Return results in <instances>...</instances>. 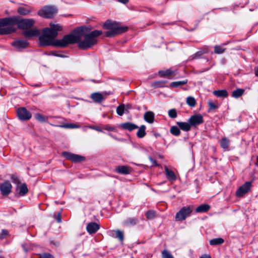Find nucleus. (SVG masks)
<instances>
[{
	"instance_id": "obj_20",
	"label": "nucleus",
	"mask_w": 258,
	"mask_h": 258,
	"mask_svg": "<svg viewBox=\"0 0 258 258\" xmlns=\"http://www.w3.org/2000/svg\"><path fill=\"white\" fill-rule=\"evenodd\" d=\"M115 171L119 174H128L130 173V168L126 166H118L115 168Z\"/></svg>"
},
{
	"instance_id": "obj_1",
	"label": "nucleus",
	"mask_w": 258,
	"mask_h": 258,
	"mask_svg": "<svg viewBox=\"0 0 258 258\" xmlns=\"http://www.w3.org/2000/svg\"><path fill=\"white\" fill-rule=\"evenodd\" d=\"M62 27L58 24L50 23V28H45L42 31V34L39 37L40 45L45 46L52 45L62 48L70 44L78 43V46L82 49H87L97 43V37L102 34L101 30H94L86 34L90 29L87 27L78 28L75 31V34L65 35L61 39L54 40L57 36L58 31Z\"/></svg>"
},
{
	"instance_id": "obj_36",
	"label": "nucleus",
	"mask_w": 258,
	"mask_h": 258,
	"mask_svg": "<svg viewBox=\"0 0 258 258\" xmlns=\"http://www.w3.org/2000/svg\"><path fill=\"white\" fill-rule=\"evenodd\" d=\"M124 110H125V105L123 104L118 106L116 108L117 113L120 116H121L123 115Z\"/></svg>"
},
{
	"instance_id": "obj_11",
	"label": "nucleus",
	"mask_w": 258,
	"mask_h": 258,
	"mask_svg": "<svg viewBox=\"0 0 258 258\" xmlns=\"http://www.w3.org/2000/svg\"><path fill=\"white\" fill-rule=\"evenodd\" d=\"M12 186L9 181H6L0 184V190L3 196H7L11 192Z\"/></svg>"
},
{
	"instance_id": "obj_48",
	"label": "nucleus",
	"mask_w": 258,
	"mask_h": 258,
	"mask_svg": "<svg viewBox=\"0 0 258 258\" xmlns=\"http://www.w3.org/2000/svg\"><path fill=\"white\" fill-rule=\"evenodd\" d=\"M149 159L153 166H158V164H157L156 161L154 160L153 158L150 157Z\"/></svg>"
},
{
	"instance_id": "obj_56",
	"label": "nucleus",
	"mask_w": 258,
	"mask_h": 258,
	"mask_svg": "<svg viewBox=\"0 0 258 258\" xmlns=\"http://www.w3.org/2000/svg\"><path fill=\"white\" fill-rule=\"evenodd\" d=\"M0 258H4V257H2V256H0Z\"/></svg>"
},
{
	"instance_id": "obj_31",
	"label": "nucleus",
	"mask_w": 258,
	"mask_h": 258,
	"mask_svg": "<svg viewBox=\"0 0 258 258\" xmlns=\"http://www.w3.org/2000/svg\"><path fill=\"white\" fill-rule=\"evenodd\" d=\"M187 82V80L173 82L170 84V87H178L180 86H181V85L186 84Z\"/></svg>"
},
{
	"instance_id": "obj_32",
	"label": "nucleus",
	"mask_w": 258,
	"mask_h": 258,
	"mask_svg": "<svg viewBox=\"0 0 258 258\" xmlns=\"http://www.w3.org/2000/svg\"><path fill=\"white\" fill-rule=\"evenodd\" d=\"M186 103L190 107H194L196 104V101L193 97L189 96L186 98Z\"/></svg>"
},
{
	"instance_id": "obj_9",
	"label": "nucleus",
	"mask_w": 258,
	"mask_h": 258,
	"mask_svg": "<svg viewBox=\"0 0 258 258\" xmlns=\"http://www.w3.org/2000/svg\"><path fill=\"white\" fill-rule=\"evenodd\" d=\"M203 118L201 114L192 115L188 119V122L191 126H196L203 122Z\"/></svg>"
},
{
	"instance_id": "obj_2",
	"label": "nucleus",
	"mask_w": 258,
	"mask_h": 258,
	"mask_svg": "<svg viewBox=\"0 0 258 258\" xmlns=\"http://www.w3.org/2000/svg\"><path fill=\"white\" fill-rule=\"evenodd\" d=\"M104 27L108 29L105 33V36L109 37L125 32L128 30V28L126 26H121L118 23L111 22L109 21H107L104 23Z\"/></svg>"
},
{
	"instance_id": "obj_26",
	"label": "nucleus",
	"mask_w": 258,
	"mask_h": 258,
	"mask_svg": "<svg viewBox=\"0 0 258 258\" xmlns=\"http://www.w3.org/2000/svg\"><path fill=\"white\" fill-rule=\"evenodd\" d=\"M213 94L219 97H226L228 96V93L225 90H216L213 92Z\"/></svg>"
},
{
	"instance_id": "obj_33",
	"label": "nucleus",
	"mask_w": 258,
	"mask_h": 258,
	"mask_svg": "<svg viewBox=\"0 0 258 258\" xmlns=\"http://www.w3.org/2000/svg\"><path fill=\"white\" fill-rule=\"evenodd\" d=\"M207 52V51L206 49L200 50L197 52L193 56H191V59L199 58L202 55Z\"/></svg>"
},
{
	"instance_id": "obj_4",
	"label": "nucleus",
	"mask_w": 258,
	"mask_h": 258,
	"mask_svg": "<svg viewBox=\"0 0 258 258\" xmlns=\"http://www.w3.org/2000/svg\"><path fill=\"white\" fill-rule=\"evenodd\" d=\"M16 20L15 18L0 19V34H7L13 32L14 29L12 27H3L6 26L8 24L14 23Z\"/></svg>"
},
{
	"instance_id": "obj_35",
	"label": "nucleus",
	"mask_w": 258,
	"mask_h": 258,
	"mask_svg": "<svg viewBox=\"0 0 258 258\" xmlns=\"http://www.w3.org/2000/svg\"><path fill=\"white\" fill-rule=\"evenodd\" d=\"M225 48L221 46L215 45L214 46V52L217 54H221L224 52Z\"/></svg>"
},
{
	"instance_id": "obj_30",
	"label": "nucleus",
	"mask_w": 258,
	"mask_h": 258,
	"mask_svg": "<svg viewBox=\"0 0 258 258\" xmlns=\"http://www.w3.org/2000/svg\"><path fill=\"white\" fill-rule=\"evenodd\" d=\"M20 191L19 195L21 196H24L28 192V189L25 183L22 184L19 187Z\"/></svg>"
},
{
	"instance_id": "obj_16",
	"label": "nucleus",
	"mask_w": 258,
	"mask_h": 258,
	"mask_svg": "<svg viewBox=\"0 0 258 258\" xmlns=\"http://www.w3.org/2000/svg\"><path fill=\"white\" fill-rule=\"evenodd\" d=\"M164 169L166 176L169 180L175 181L176 180V176L173 171L169 169L167 166H165Z\"/></svg>"
},
{
	"instance_id": "obj_53",
	"label": "nucleus",
	"mask_w": 258,
	"mask_h": 258,
	"mask_svg": "<svg viewBox=\"0 0 258 258\" xmlns=\"http://www.w3.org/2000/svg\"><path fill=\"white\" fill-rule=\"evenodd\" d=\"M56 220H57V221L58 222H61V217H60V215L59 213V215H58Z\"/></svg>"
},
{
	"instance_id": "obj_13",
	"label": "nucleus",
	"mask_w": 258,
	"mask_h": 258,
	"mask_svg": "<svg viewBox=\"0 0 258 258\" xmlns=\"http://www.w3.org/2000/svg\"><path fill=\"white\" fill-rule=\"evenodd\" d=\"M12 45L17 49L20 50L26 48L28 46V42L26 40H17L14 41Z\"/></svg>"
},
{
	"instance_id": "obj_23",
	"label": "nucleus",
	"mask_w": 258,
	"mask_h": 258,
	"mask_svg": "<svg viewBox=\"0 0 258 258\" xmlns=\"http://www.w3.org/2000/svg\"><path fill=\"white\" fill-rule=\"evenodd\" d=\"M210 208V206L209 205H201L196 208V212L197 213H204L207 212Z\"/></svg>"
},
{
	"instance_id": "obj_7",
	"label": "nucleus",
	"mask_w": 258,
	"mask_h": 258,
	"mask_svg": "<svg viewBox=\"0 0 258 258\" xmlns=\"http://www.w3.org/2000/svg\"><path fill=\"white\" fill-rule=\"evenodd\" d=\"M62 155L66 159L75 163L83 161L85 160V157L84 156L66 151L63 152L62 153Z\"/></svg>"
},
{
	"instance_id": "obj_10",
	"label": "nucleus",
	"mask_w": 258,
	"mask_h": 258,
	"mask_svg": "<svg viewBox=\"0 0 258 258\" xmlns=\"http://www.w3.org/2000/svg\"><path fill=\"white\" fill-rule=\"evenodd\" d=\"M251 185V183L250 181L246 182L240 186L236 191V196L238 197H241L244 194L247 193L250 190Z\"/></svg>"
},
{
	"instance_id": "obj_24",
	"label": "nucleus",
	"mask_w": 258,
	"mask_h": 258,
	"mask_svg": "<svg viewBox=\"0 0 258 258\" xmlns=\"http://www.w3.org/2000/svg\"><path fill=\"white\" fill-rule=\"evenodd\" d=\"M159 74L161 77H170L173 76L175 75L173 71L170 69L166 70L165 71H159Z\"/></svg>"
},
{
	"instance_id": "obj_40",
	"label": "nucleus",
	"mask_w": 258,
	"mask_h": 258,
	"mask_svg": "<svg viewBox=\"0 0 258 258\" xmlns=\"http://www.w3.org/2000/svg\"><path fill=\"white\" fill-rule=\"evenodd\" d=\"M162 258H174L171 254L166 250H164L162 253Z\"/></svg>"
},
{
	"instance_id": "obj_46",
	"label": "nucleus",
	"mask_w": 258,
	"mask_h": 258,
	"mask_svg": "<svg viewBox=\"0 0 258 258\" xmlns=\"http://www.w3.org/2000/svg\"><path fill=\"white\" fill-rule=\"evenodd\" d=\"M208 105L210 110L215 109L218 107V106L212 102H209Z\"/></svg>"
},
{
	"instance_id": "obj_49",
	"label": "nucleus",
	"mask_w": 258,
	"mask_h": 258,
	"mask_svg": "<svg viewBox=\"0 0 258 258\" xmlns=\"http://www.w3.org/2000/svg\"><path fill=\"white\" fill-rule=\"evenodd\" d=\"M104 128L107 131H114L115 130L114 127L109 125H105Z\"/></svg>"
},
{
	"instance_id": "obj_44",
	"label": "nucleus",
	"mask_w": 258,
	"mask_h": 258,
	"mask_svg": "<svg viewBox=\"0 0 258 258\" xmlns=\"http://www.w3.org/2000/svg\"><path fill=\"white\" fill-rule=\"evenodd\" d=\"M116 234L118 238L121 241L123 240V233L119 230L116 231Z\"/></svg>"
},
{
	"instance_id": "obj_37",
	"label": "nucleus",
	"mask_w": 258,
	"mask_h": 258,
	"mask_svg": "<svg viewBox=\"0 0 258 258\" xmlns=\"http://www.w3.org/2000/svg\"><path fill=\"white\" fill-rule=\"evenodd\" d=\"M170 133L176 136L179 135L180 131L179 129L176 126H173L170 128Z\"/></svg>"
},
{
	"instance_id": "obj_42",
	"label": "nucleus",
	"mask_w": 258,
	"mask_h": 258,
	"mask_svg": "<svg viewBox=\"0 0 258 258\" xmlns=\"http://www.w3.org/2000/svg\"><path fill=\"white\" fill-rule=\"evenodd\" d=\"M39 258H54V256L48 253H43L39 254Z\"/></svg>"
},
{
	"instance_id": "obj_5",
	"label": "nucleus",
	"mask_w": 258,
	"mask_h": 258,
	"mask_svg": "<svg viewBox=\"0 0 258 258\" xmlns=\"http://www.w3.org/2000/svg\"><path fill=\"white\" fill-rule=\"evenodd\" d=\"M57 13V10L54 7L45 6L38 12V15L43 18L49 19L53 17Z\"/></svg>"
},
{
	"instance_id": "obj_41",
	"label": "nucleus",
	"mask_w": 258,
	"mask_h": 258,
	"mask_svg": "<svg viewBox=\"0 0 258 258\" xmlns=\"http://www.w3.org/2000/svg\"><path fill=\"white\" fill-rule=\"evenodd\" d=\"M35 118L40 121V122H45V119L44 118V117L43 116H42L41 114L40 113H37L35 114Z\"/></svg>"
},
{
	"instance_id": "obj_21",
	"label": "nucleus",
	"mask_w": 258,
	"mask_h": 258,
	"mask_svg": "<svg viewBox=\"0 0 258 258\" xmlns=\"http://www.w3.org/2000/svg\"><path fill=\"white\" fill-rule=\"evenodd\" d=\"M144 118L148 123H152L154 120V113L152 111H147L145 113Z\"/></svg>"
},
{
	"instance_id": "obj_47",
	"label": "nucleus",
	"mask_w": 258,
	"mask_h": 258,
	"mask_svg": "<svg viewBox=\"0 0 258 258\" xmlns=\"http://www.w3.org/2000/svg\"><path fill=\"white\" fill-rule=\"evenodd\" d=\"M88 127L100 132H102V129L97 126H89Z\"/></svg>"
},
{
	"instance_id": "obj_22",
	"label": "nucleus",
	"mask_w": 258,
	"mask_h": 258,
	"mask_svg": "<svg viewBox=\"0 0 258 258\" xmlns=\"http://www.w3.org/2000/svg\"><path fill=\"white\" fill-rule=\"evenodd\" d=\"M177 124L179 128L184 131L187 132L190 130L191 125L189 122H177Z\"/></svg>"
},
{
	"instance_id": "obj_3",
	"label": "nucleus",
	"mask_w": 258,
	"mask_h": 258,
	"mask_svg": "<svg viewBox=\"0 0 258 258\" xmlns=\"http://www.w3.org/2000/svg\"><path fill=\"white\" fill-rule=\"evenodd\" d=\"M8 18H15L16 20L14 23L8 24L6 26L8 27H12L14 29H15L12 26V25L17 24L18 27L21 29H28L29 27L32 26L34 23V20L32 19H24L19 20L18 17H8ZM14 31L13 32H14Z\"/></svg>"
},
{
	"instance_id": "obj_57",
	"label": "nucleus",
	"mask_w": 258,
	"mask_h": 258,
	"mask_svg": "<svg viewBox=\"0 0 258 258\" xmlns=\"http://www.w3.org/2000/svg\"><path fill=\"white\" fill-rule=\"evenodd\" d=\"M257 161H258V156H257Z\"/></svg>"
},
{
	"instance_id": "obj_27",
	"label": "nucleus",
	"mask_w": 258,
	"mask_h": 258,
	"mask_svg": "<svg viewBox=\"0 0 258 258\" xmlns=\"http://www.w3.org/2000/svg\"><path fill=\"white\" fill-rule=\"evenodd\" d=\"M230 144V141L228 139L226 138H222L220 145L221 147L224 149L225 150H227L228 149V147Z\"/></svg>"
},
{
	"instance_id": "obj_18",
	"label": "nucleus",
	"mask_w": 258,
	"mask_h": 258,
	"mask_svg": "<svg viewBox=\"0 0 258 258\" xmlns=\"http://www.w3.org/2000/svg\"><path fill=\"white\" fill-rule=\"evenodd\" d=\"M121 127L122 128L128 130L129 131H132L139 128L138 126L136 124L129 122L122 123L121 124Z\"/></svg>"
},
{
	"instance_id": "obj_25",
	"label": "nucleus",
	"mask_w": 258,
	"mask_h": 258,
	"mask_svg": "<svg viewBox=\"0 0 258 258\" xmlns=\"http://www.w3.org/2000/svg\"><path fill=\"white\" fill-rule=\"evenodd\" d=\"M146 126L144 125H141L137 133V136L139 138H142L146 135Z\"/></svg>"
},
{
	"instance_id": "obj_14",
	"label": "nucleus",
	"mask_w": 258,
	"mask_h": 258,
	"mask_svg": "<svg viewBox=\"0 0 258 258\" xmlns=\"http://www.w3.org/2000/svg\"><path fill=\"white\" fill-rule=\"evenodd\" d=\"M33 9L29 6L19 7L17 9L19 14L22 15H27L32 12Z\"/></svg>"
},
{
	"instance_id": "obj_51",
	"label": "nucleus",
	"mask_w": 258,
	"mask_h": 258,
	"mask_svg": "<svg viewBox=\"0 0 258 258\" xmlns=\"http://www.w3.org/2000/svg\"><path fill=\"white\" fill-rule=\"evenodd\" d=\"M200 258H211V257L208 254H203Z\"/></svg>"
},
{
	"instance_id": "obj_19",
	"label": "nucleus",
	"mask_w": 258,
	"mask_h": 258,
	"mask_svg": "<svg viewBox=\"0 0 258 258\" xmlns=\"http://www.w3.org/2000/svg\"><path fill=\"white\" fill-rule=\"evenodd\" d=\"M91 98L95 102L100 103L104 100L103 95L98 92L93 93L91 95Z\"/></svg>"
},
{
	"instance_id": "obj_29",
	"label": "nucleus",
	"mask_w": 258,
	"mask_h": 258,
	"mask_svg": "<svg viewBox=\"0 0 258 258\" xmlns=\"http://www.w3.org/2000/svg\"><path fill=\"white\" fill-rule=\"evenodd\" d=\"M224 240L222 238H217L211 239L210 241V244L212 245H219L223 243Z\"/></svg>"
},
{
	"instance_id": "obj_6",
	"label": "nucleus",
	"mask_w": 258,
	"mask_h": 258,
	"mask_svg": "<svg viewBox=\"0 0 258 258\" xmlns=\"http://www.w3.org/2000/svg\"><path fill=\"white\" fill-rule=\"evenodd\" d=\"M192 211V208L190 206L182 207L175 215L176 221H183L187 217L190 216Z\"/></svg>"
},
{
	"instance_id": "obj_34",
	"label": "nucleus",
	"mask_w": 258,
	"mask_h": 258,
	"mask_svg": "<svg viewBox=\"0 0 258 258\" xmlns=\"http://www.w3.org/2000/svg\"><path fill=\"white\" fill-rule=\"evenodd\" d=\"M57 126H59L62 128H75L79 127V125H77L74 123H68L63 125H56Z\"/></svg>"
},
{
	"instance_id": "obj_54",
	"label": "nucleus",
	"mask_w": 258,
	"mask_h": 258,
	"mask_svg": "<svg viewBox=\"0 0 258 258\" xmlns=\"http://www.w3.org/2000/svg\"><path fill=\"white\" fill-rule=\"evenodd\" d=\"M131 108V106L130 105H127L125 106V110H128Z\"/></svg>"
},
{
	"instance_id": "obj_28",
	"label": "nucleus",
	"mask_w": 258,
	"mask_h": 258,
	"mask_svg": "<svg viewBox=\"0 0 258 258\" xmlns=\"http://www.w3.org/2000/svg\"><path fill=\"white\" fill-rule=\"evenodd\" d=\"M244 92L243 89H237L232 92V96L234 98H237L242 95Z\"/></svg>"
},
{
	"instance_id": "obj_38",
	"label": "nucleus",
	"mask_w": 258,
	"mask_h": 258,
	"mask_svg": "<svg viewBox=\"0 0 258 258\" xmlns=\"http://www.w3.org/2000/svg\"><path fill=\"white\" fill-rule=\"evenodd\" d=\"M145 215H146V217L149 219H152L156 216L155 212L154 211H151V210L148 211L146 213Z\"/></svg>"
},
{
	"instance_id": "obj_39",
	"label": "nucleus",
	"mask_w": 258,
	"mask_h": 258,
	"mask_svg": "<svg viewBox=\"0 0 258 258\" xmlns=\"http://www.w3.org/2000/svg\"><path fill=\"white\" fill-rule=\"evenodd\" d=\"M168 115L172 118H175L177 117V112L175 109H172L168 111Z\"/></svg>"
},
{
	"instance_id": "obj_12",
	"label": "nucleus",
	"mask_w": 258,
	"mask_h": 258,
	"mask_svg": "<svg viewBox=\"0 0 258 258\" xmlns=\"http://www.w3.org/2000/svg\"><path fill=\"white\" fill-rule=\"evenodd\" d=\"M99 225L95 222L89 223L86 227V229L88 232L92 234L96 233L99 229Z\"/></svg>"
},
{
	"instance_id": "obj_17",
	"label": "nucleus",
	"mask_w": 258,
	"mask_h": 258,
	"mask_svg": "<svg viewBox=\"0 0 258 258\" xmlns=\"http://www.w3.org/2000/svg\"><path fill=\"white\" fill-rule=\"evenodd\" d=\"M23 34L26 37H34L39 35V31L38 29L34 28L25 31Z\"/></svg>"
},
{
	"instance_id": "obj_55",
	"label": "nucleus",
	"mask_w": 258,
	"mask_h": 258,
	"mask_svg": "<svg viewBox=\"0 0 258 258\" xmlns=\"http://www.w3.org/2000/svg\"><path fill=\"white\" fill-rule=\"evenodd\" d=\"M255 75L256 77H258V67L255 69Z\"/></svg>"
},
{
	"instance_id": "obj_43",
	"label": "nucleus",
	"mask_w": 258,
	"mask_h": 258,
	"mask_svg": "<svg viewBox=\"0 0 258 258\" xmlns=\"http://www.w3.org/2000/svg\"><path fill=\"white\" fill-rule=\"evenodd\" d=\"M11 179L12 180V181L13 183H14L17 185H18L20 183V180L17 177V176L15 175H12L11 176Z\"/></svg>"
},
{
	"instance_id": "obj_15",
	"label": "nucleus",
	"mask_w": 258,
	"mask_h": 258,
	"mask_svg": "<svg viewBox=\"0 0 258 258\" xmlns=\"http://www.w3.org/2000/svg\"><path fill=\"white\" fill-rule=\"evenodd\" d=\"M138 222V220L137 218L135 217H128L123 221V224L125 226L128 227L134 226L137 224Z\"/></svg>"
},
{
	"instance_id": "obj_8",
	"label": "nucleus",
	"mask_w": 258,
	"mask_h": 258,
	"mask_svg": "<svg viewBox=\"0 0 258 258\" xmlns=\"http://www.w3.org/2000/svg\"><path fill=\"white\" fill-rule=\"evenodd\" d=\"M17 115L22 120H27L31 118V114L25 108L21 107L17 109Z\"/></svg>"
},
{
	"instance_id": "obj_50",
	"label": "nucleus",
	"mask_w": 258,
	"mask_h": 258,
	"mask_svg": "<svg viewBox=\"0 0 258 258\" xmlns=\"http://www.w3.org/2000/svg\"><path fill=\"white\" fill-rule=\"evenodd\" d=\"M51 53V54H52L53 55H54V56H59V57H64L63 55L61 54H59V53H58L57 52H56V51H52Z\"/></svg>"
},
{
	"instance_id": "obj_52",
	"label": "nucleus",
	"mask_w": 258,
	"mask_h": 258,
	"mask_svg": "<svg viewBox=\"0 0 258 258\" xmlns=\"http://www.w3.org/2000/svg\"><path fill=\"white\" fill-rule=\"evenodd\" d=\"M117 1L120 3H121L124 4H126L128 1V0H117Z\"/></svg>"
},
{
	"instance_id": "obj_45",
	"label": "nucleus",
	"mask_w": 258,
	"mask_h": 258,
	"mask_svg": "<svg viewBox=\"0 0 258 258\" xmlns=\"http://www.w3.org/2000/svg\"><path fill=\"white\" fill-rule=\"evenodd\" d=\"M9 234V232L6 229H3L2 231V233L0 236V239H3Z\"/></svg>"
}]
</instances>
